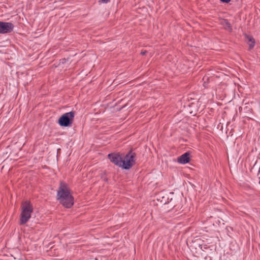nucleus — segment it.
<instances>
[{
  "label": "nucleus",
  "instance_id": "obj_1",
  "mask_svg": "<svg viewBox=\"0 0 260 260\" xmlns=\"http://www.w3.org/2000/svg\"><path fill=\"white\" fill-rule=\"evenodd\" d=\"M59 202L66 208H70L74 204V198L68 184L63 182L60 183L57 194Z\"/></svg>",
  "mask_w": 260,
  "mask_h": 260
},
{
  "label": "nucleus",
  "instance_id": "obj_2",
  "mask_svg": "<svg viewBox=\"0 0 260 260\" xmlns=\"http://www.w3.org/2000/svg\"><path fill=\"white\" fill-rule=\"evenodd\" d=\"M33 211L32 205L28 201L24 202L21 205L20 223L23 224L26 223L31 217Z\"/></svg>",
  "mask_w": 260,
  "mask_h": 260
},
{
  "label": "nucleus",
  "instance_id": "obj_3",
  "mask_svg": "<svg viewBox=\"0 0 260 260\" xmlns=\"http://www.w3.org/2000/svg\"><path fill=\"white\" fill-rule=\"evenodd\" d=\"M135 157V154L132 153H128L125 156H122L120 167L125 169H129L134 164Z\"/></svg>",
  "mask_w": 260,
  "mask_h": 260
},
{
  "label": "nucleus",
  "instance_id": "obj_4",
  "mask_svg": "<svg viewBox=\"0 0 260 260\" xmlns=\"http://www.w3.org/2000/svg\"><path fill=\"white\" fill-rule=\"evenodd\" d=\"M75 113L70 112L63 114L58 120V123L62 126H68L72 122Z\"/></svg>",
  "mask_w": 260,
  "mask_h": 260
},
{
  "label": "nucleus",
  "instance_id": "obj_5",
  "mask_svg": "<svg viewBox=\"0 0 260 260\" xmlns=\"http://www.w3.org/2000/svg\"><path fill=\"white\" fill-rule=\"evenodd\" d=\"M14 26L10 22L0 21V34H5L11 32L13 29Z\"/></svg>",
  "mask_w": 260,
  "mask_h": 260
},
{
  "label": "nucleus",
  "instance_id": "obj_6",
  "mask_svg": "<svg viewBox=\"0 0 260 260\" xmlns=\"http://www.w3.org/2000/svg\"><path fill=\"white\" fill-rule=\"evenodd\" d=\"M110 160L116 165L121 167L122 155L117 153H112L108 155Z\"/></svg>",
  "mask_w": 260,
  "mask_h": 260
},
{
  "label": "nucleus",
  "instance_id": "obj_7",
  "mask_svg": "<svg viewBox=\"0 0 260 260\" xmlns=\"http://www.w3.org/2000/svg\"><path fill=\"white\" fill-rule=\"evenodd\" d=\"M190 154L188 152L185 153L184 154L181 155L180 157H179L177 159V161L179 163L182 164H185L189 161L190 157H189Z\"/></svg>",
  "mask_w": 260,
  "mask_h": 260
},
{
  "label": "nucleus",
  "instance_id": "obj_8",
  "mask_svg": "<svg viewBox=\"0 0 260 260\" xmlns=\"http://www.w3.org/2000/svg\"><path fill=\"white\" fill-rule=\"evenodd\" d=\"M247 44L249 45V49H252L255 45V41H254V39L252 37L247 36Z\"/></svg>",
  "mask_w": 260,
  "mask_h": 260
},
{
  "label": "nucleus",
  "instance_id": "obj_9",
  "mask_svg": "<svg viewBox=\"0 0 260 260\" xmlns=\"http://www.w3.org/2000/svg\"><path fill=\"white\" fill-rule=\"evenodd\" d=\"M225 24H226V28H227L230 29V24H229L228 22H226V21H225Z\"/></svg>",
  "mask_w": 260,
  "mask_h": 260
},
{
  "label": "nucleus",
  "instance_id": "obj_10",
  "mask_svg": "<svg viewBox=\"0 0 260 260\" xmlns=\"http://www.w3.org/2000/svg\"><path fill=\"white\" fill-rule=\"evenodd\" d=\"M222 2L228 3L231 1V0H220Z\"/></svg>",
  "mask_w": 260,
  "mask_h": 260
},
{
  "label": "nucleus",
  "instance_id": "obj_11",
  "mask_svg": "<svg viewBox=\"0 0 260 260\" xmlns=\"http://www.w3.org/2000/svg\"><path fill=\"white\" fill-rule=\"evenodd\" d=\"M141 53L143 54H144L145 52H142Z\"/></svg>",
  "mask_w": 260,
  "mask_h": 260
}]
</instances>
